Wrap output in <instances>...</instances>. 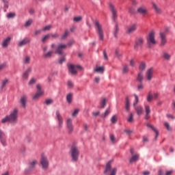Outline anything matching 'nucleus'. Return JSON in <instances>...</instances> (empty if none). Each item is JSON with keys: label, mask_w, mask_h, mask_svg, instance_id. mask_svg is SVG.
Wrapping results in <instances>:
<instances>
[{"label": "nucleus", "mask_w": 175, "mask_h": 175, "mask_svg": "<svg viewBox=\"0 0 175 175\" xmlns=\"http://www.w3.org/2000/svg\"><path fill=\"white\" fill-rule=\"evenodd\" d=\"M16 17V13L15 12H10L7 14V18L10 19V18H14Z\"/></svg>", "instance_id": "40"}, {"label": "nucleus", "mask_w": 175, "mask_h": 175, "mask_svg": "<svg viewBox=\"0 0 175 175\" xmlns=\"http://www.w3.org/2000/svg\"><path fill=\"white\" fill-rule=\"evenodd\" d=\"M68 87L69 88H73V82H72V81H68Z\"/></svg>", "instance_id": "57"}, {"label": "nucleus", "mask_w": 175, "mask_h": 175, "mask_svg": "<svg viewBox=\"0 0 175 175\" xmlns=\"http://www.w3.org/2000/svg\"><path fill=\"white\" fill-rule=\"evenodd\" d=\"M169 31V29H165V31L160 32V39H161V46L165 47L167 43V38H166V33Z\"/></svg>", "instance_id": "9"}, {"label": "nucleus", "mask_w": 175, "mask_h": 175, "mask_svg": "<svg viewBox=\"0 0 175 175\" xmlns=\"http://www.w3.org/2000/svg\"><path fill=\"white\" fill-rule=\"evenodd\" d=\"M81 20H83L82 16H77L73 18V21H75V23H80Z\"/></svg>", "instance_id": "45"}, {"label": "nucleus", "mask_w": 175, "mask_h": 175, "mask_svg": "<svg viewBox=\"0 0 175 175\" xmlns=\"http://www.w3.org/2000/svg\"><path fill=\"white\" fill-rule=\"evenodd\" d=\"M105 175H116L117 174V168L111 167V161H109L105 166L104 170Z\"/></svg>", "instance_id": "5"}, {"label": "nucleus", "mask_w": 175, "mask_h": 175, "mask_svg": "<svg viewBox=\"0 0 175 175\" xmlns=\"http://www.w3.org/2000/svg\"><path fill=\"white\" fill-rule=\"evenodd\" d=\"M136 28H137V27H136L135 24L130 26L127 30V33H132L133 32H135V31H136Z\"/></svg>", "instance_id": "30"}, {"label": "nucleus", "mask_w": 175, "mask_h": 175, "mask_svg": "<svg viewBox=\"0 0 175 175\" xmlns=\"http://www.w3.org/2000/svg\"><path fill=\"white\" fill-rule=\"evenodd\" d=\"M66 125L68 130V133H72V132H73V120L70 118H67Z\"/></svg>", "instance_id": "15"}, {"label": "nucleus", "mask_w": 175, "mask_h": 175, "mask_svg": "<svg viewBox=\"0 0 175 175\" xmlns=\"http://www.w3.org/2000/svg\"><path fill=\"white\" fill-rule=\"evenodd\" d=\"M27 102H28V96L27 95L21 96L20 99V103L23 109H25L27 107Z\"/></svg>", "instance_id": "18"}, {"label": "nucleus", "mask_w": 175, "mask_h": 175, "mask_svg": "<svg viewBox=\"0 0 175 175\" xmlns=\"http://www.w3.org/2000/svg\"><path fill=\"white\" fill-rule=\"evenodd\" d=\"M50 29H51V25H47L42 29V31H50Z\"/></svg>", "instance_id": "55"}, {"label": "nucleus", "mask_w": 175, "mask_h": 175, "mask_svg": "<svg viewBox=\"0 0 175 175\" xmlns=\"http://www.w3.org/2000/svg\"><path fill=\"white\" fill-rule=\"evenodd\" d=\"M135 64H136V62H135V59H131L130 60V66L133 67V66H135Z\"/></svg>", "instance_id": "56"}, {"label": "nucleus", "mask_w": 175, "mask_h": 175, "mask_svg": "<svg viewBox=\"0 0 175 175\" xmlns=\"http://www.w3.org/2000/svg\"><path fill=\"white\" fill-rule=\"evenodd\" d=\"M6 68V64H0V72Z\"/></svg>", "instance_id": "58"}, {"label": "nucleus", "mask_w": 175, "mask_h": 175, "mask_svg": "<svg viewBox=\"0 0 175 175\" xmlns=\"http://www.w3.org/2000/svg\"><path fill=\"white\" fill-rule=\"evenodd\" d=\"M147 45L149 49L154 47L157 44V40H155V31L150 32L146 38Z\"/></svg>", "instance_id": "3"}, {"label": "nucleus", "mask_w": 175, "mask_h": 175, "mask_svg": "<svg viewBox=\"0 0 175 175\" xmlns=\"http://www.w3.org/2000/svg\"><path fill=\"white\" fill-rule=\"evenodd\" d=\"M67 47L68 45L60 44L56 47L55 53L58 54L59 55H62V54H64V50H65Z\"/></svg>", "instance_id": "14"}, {"label": "nucleus", "mask_w": 175, "mask_h": 175, "mask_svg": "<svg viewBox=\"0 0 175 175\" xmlns=\"http://www.w3.org/2000/svg\"><path fill=\"white\" fill-rule=\"evenodd\" d=\"M145 120H150V114H151V109L150 108V105H145Z\"/></svg>", "instance_id": "20"}, {"label": "nucleus", "mask_w": 175, "mask_h": 175, "mask_svg": "<svg viewBox=\"0 0 175 175\" xmlns=\"http://www.w3.org/2000/svg\"><path fill=\"white\" fill-rule=\"evenodd\" d=\"M94 81L95 83H96V84H98L99 81H100V77H96L94 78Z\"/></svg>", "instance_id": "59"}, {"label": "nucleus", "mask_w": 175, "mask_h": 175, "mask_svg": "<svg viewBox=\"0 0 175 175\" xmlns=\"http://www.w3.org/2000/svg\"><path fill=\"white\" fill-rule=\"evenodd\" d=\"M69 36V31L66 30L62 36L61 40H65Z\"/></svg>", "instance_id": "37"}, {"label": "nucleus", "mask_w": 175, "mask_h": 175, "mask_svg": "<svg viewBox=\"0 0 175 175\" xmlns=\"http://www.w3.org/2000/svg\"><path fill=\"white\" fill-rule=\"evenodd\" d=\"M152 99H154L152 94H151V93H149L147 96V102H152Z\"/></svg>", "instance_id": "44"}, {"label": "nucleus", "mask_w": 175, "mask_h": 175, "mask_svg": "<svg viewBox=\"0 0 175 175\" xmlns=\"http://www.w3.org/2000/svg\"><path fill=\"white\" fill-rule=\"evenodd\" d=\"M18 119V109L17 108L14 109L9 115L1 119V124H8L9 122L12 125H16Z\"/></svg>", "instance_id": "1"}, {"label": "nucleus", "mask_w": 175, "mask_h": 175, "mask_svg": "<svg viewBox=\"0 0 175 175\" xmlns=\"http://www.w3.org/2000/svg\"><path fill=\"white\" fill-rule=\"evenodd\" d=\"M129 72V67L127 65H124L122 69V73H128Z\"/></svg>", "instance_id": "42"}, {"label": "nucleus", "mask_w": 175, "mask_h": 175, "mask_svg": "<svg viewBox=\"0 0 175 175\" xmlns=\"http://www.w3.org/2000/svg\"><path fill=\"white\" fill-rule=\"evenodd\" d=\"M149 174H150V171H144L142 172V175H149Z\"/></svg>", "instance_id": "64"}, {"label": "nucleus", "mask_w": 175, "mask_h": 175, "mask_svg": "<svg viewBox=\"0 0 175 175\" xmlns=\"http://www.w3.org/2000/svg\"><path fill=\"white\" fill-rule=\"evenodd\" d=\"M40 163L43 170H47L49 169V159L44 155L42 156Z\"/></svg>", "instance_id": "13"}, {"label": "nucleus", "mask_w": 175, "mask_h": 175, "mask_svg": "<svg viewBox=\"0 0 175 175\" xmlns=\"http://www.w3.org/2000/svg\"><path fill=\"white\" fill-rule=\"evenodd\" d=\"M143 88H144V85H143V84H142V83L140 85H139L137 87L138 91H142V90H143Z\"/></svg>", "instance_id": "60"}, {"label": "nucleus", "mask_w": 175, "mask_h": 175, "mask_svg": "<svg viewBox=\"0 0 175 175\" xmlns=\"http://www.w3.org/2000/svg\"><path fill=\"white\" fill-rule=\"evenodd\" d=\"M110 140L111 143H116V137H114V135H110Z\"/></svg>", "instance_id": "54"}, {"label": "nucleus", "mask_w": 175, "mask_h": 175, "mask_svg": "<svg viewBox=\"0 0 175 175\" xmlns=\"http://www.w3.org/2000/svg\"><path fill=\"white\" fill-rule=\"evenodd\" d=\"M152 5H153V8H154L156 13L161 14V13H162V10H161V8H158V5H157V4H155L154 3H153Z\"/></svg>", "instance_id": "32"}, {"label": "nucleus", "mask_w": 175, "mask_h": 175, "mask_svg": "<svg viewBox=\"0 0 175 175\" xmlns=\"http://www.w3.org/2000/svg\"><path fill=\"white\" fill-rule=\"evenodd\" d=\"M94 72L96 73H103L105 72V68L104 67H96L94 69Z\"/></svg>", "instance_id": "35"}, {"label": "nucleus", "mask_w": 175, "mask_h": 175, "mask_svg": "<svg viewBox=\"0 0 175 175\" xmlns=\"http://www.w3.org/2000/svg\"><path fill=\"white\" fill-rule=\"evenodd\" d=\"M55 118L57 122V129H62L64 126V118L61 113H59V110H56Z\"/></svg>", "instance_id": "6"}, {"label": "nucleus", "mask_w": 175, "mask_h": 175, "mask_svg": "<svg viewBox=\"0 0 175 175\" xmlns=\"http://www.w3.org/2000/svg\"><path fill=\"white\" fill-rule=\"evenodd\" d=\"M143 44H144V39L142 37L137 38L134 44V50L139 51L143 47Z\"/></svg>", "instance_id": "8"}, {"label": "nucleus", "mask_w": 175, "mask_h": 175, "mask_svg": "<svg viewBox=\"0 0 175 175\" xmlns=\"http://www.w3.org/2000/svg\"><path fill=\"white\" fill-rule=\"evenodd\" d=\"M49 46H46L42 48V57L43 58H45V59H47L49 58H51L53 57V54H54L53 51H49Z\"/></svg>", "instance_id": "10"}, {"label": "nucleus", "mask_w": 175, "mask_h": 175, "mask_svg": "<svg viewBox=\"0 0 175 175\" xmlns=\"http://www.w3.org/2000/svg\"><path fill=\"white\" fill-rule=\"evenodd\" d=\"M72 98H73V94L70 93V94H67L66 100H67L68 103H70V104L72 103Z\"/></svg>", "instance_id": "34"}, {"label": "nucleus", "mask_w": 175, "mask_h": 175, "mask_svg": "<svg viewBox=\"0 0 175 175\" xmlns=\"http://www.w3.org/2000/svg\"><path fill=\"white\" fill-rule=\"evenodd\" d=\"M45 103L46 105H51V103H53V100L51 99L46 100Z\"/></svg>", "instance_id": "62"}, {"label": "nucleus", "mask_w": 175, "mask_h": 175, "mask_svg": "<svg viewBox=\"0 0 175 175\" xmlns=\"http://www.w3.org/2000/svg\"><path fill=\"white\" fill-rule=\"evenodd\" d=\"M49 39H50V34H46L42 39V43H46V42H47V40H49Z\"/></svg>", "instance_id": "41"}, {"label": "nucleus", "mask_w": 175, "mask_h": 175, "mask_svg": "<svg viewBox=\"0 0 175 175\" xmlns=\"http://www.w3.org/2000/svg\"><path fill=\"white\" fill-rule=\"evenodd\" d=\"M139 70H141L142 72H143V70H146V63L144 62H141V64H139Z\"/></svg>", "instance_id": "39"}, {"label": "nucleus", "mask_w": 175, "mask_h": 175, "mask_svg": "<svg viewBox=\"0 0 175 175\" xmlns=\"http://www.w3.org/2000/svg\"><path fill=\"white\" fill-rule=\"evenodd\" d=\"M36 79L31 78L29 82V85H33V84H36Z\"/></svg>", "instance_id": "48"}, {"label": "nucleus", "mask_w": 175, "mask_h": 175, "mask_svg": "<svg viewBox=\"0 0 175 175\" xmlns=\"http://www.w3.org/2000/svg\"><path fill=\"white\" fill-rule=\"evenodd\" d=\"M135 101L133 103V107L137 116H142L143 114V107L142 105L136 106L139 103V96L137 94H134Z\"/></svg>", "instance_id": "7"}, {"label": "nucleus", "mask_w": 175, "mask_h": 175, "mask_svg": "<svg viewBox=\"0 0 175 175\" xmlns=\"http://www.w3.org/2000/svg\"><path fill=\"white\" fill-rule=\"evenodd\" d=\"M138 13H141V14H146L147 13V9L144 7H141L137 10Z\"/></svg>", "instance_id": "33"}, {"label": "nucleus", "mask_w": 175, "mask_h": 175, "mask_svg": "<svg viewBox=\"0 0 175 175\" xmlns=\"http://www.w3.org/2000/svg\"><path fill=\"white\" fill-rule=\"evenodd\" d=\"M70 152L72 162H77L80 155V150H79V148L76 145H72Z\"/></svg>", "instance_id": "4"}, {"label": "nucleus", "mask_w": 175, "mask_h": 175, "mask_svg": "<svg viewBox=\"0 0 175 175\" xmlns=\"http://www.w3.org/2000/svg\"><path fill=\"white\" fill-rule=\"evenodd\" d=\"M171 57L172 56L168 53L167 52L163 53L162 57L163 58V59H165V61H170Z\"/></svg>", "instance_id": "29"}, {"label": "nucleus", "mask_w": 175, "mask_h": 175, "mask_svg": "<svg viewBox=\"0 0 175 175\" xmlns=\"http://www.w3.org/2000/svg\"><path fill=\"white\" fill-rule=\"evenodd\" d=\"M108 114H110V109H107L103 115V118H106Z\"/></svg>", "instance_id": "52"}, {"label": "nucleus", "mask_w": 175, "mask_h": 175, "mask_svg": "<svg viewBox=\"0 0 175 175\" xmlns=\"http://www.w3.org/2000/svg\"><path fill=\"white\" fill-rule=\"evenodd\" d=\"M0 142L2 146H6V133L0 129Z\"/></svg>", "instance_id": "17"}, {"label": "nucleus", "mask_w": 175, "mask_h": 175, "mask_svg": "<svg viewBox=\"0 0 175 175\" xmlns=\"http://www.w3.org/2000/svg\"><path fill=\"white\" fill-rule=\"evenodd\" d=\"M131 102L129 101V97H126V111H129V107H130Z\"/></svg>", "instance_id": "36"}, {"label": "nucleus", "mask_w": 175, "mask_h": 175, "mask_svg": "<svg viewBox=\"0 0 175 175\" xmlns=\"http://www.w3.org/2000/svg\"><path fill=\"white\" fill-rule=\"evenodd\" d=\"M164 126H165L167 131H172V127H170V124L168 122H165L164 123Z\"/></svg>", "instance_id": "51"}, {"label": "nucleus", "mask_w": 175, "mask_h": 175, "mask_svg": "<svg viewBox=\"0 0 175 175\" xmlns=\"http://www.w3.org/2000/svg\"><path fill=\"white\" fill-rule=\"evenodd\" d=\"M10 40H12V38L10 37H7L6 38H5L1 43L2 47H8L9 46V43L10 42Z\"/></svg>", "instance_id": "24"}, {"label": "nucleus", "mask_w": 175, "mask_h": 175, "mask_svg": "<svg viewBox=\"0 0 175 175\" xmlns=\"http://www.w3.org/2000/svg\"><path fill=\"white\" fill-rule=\"evenodd\" d=\"M36 88L37 92L36 94L33 96V100H38V99H39V98H40V96H42V95L44 94V92L42 89V85L40 84H38L36 85Z\"/></svg>", "instance_id": "11"}, {"label": "nucleus", "mask_w": 175, "mask_h": 175, "mask_svg": "<svg viewBox=\"0 0 175 175\" xmlns=\"http://www.w3.org/2000/svg\"><path fill=\"white\" fill-rule=\"evenodd\" d=\"M119 31H120V28H118V25H116L115 31L113 33V35H114L115 38H117V35H118Z\"/></svg>", "instance_id": "46"}, {"label": "nucleus", "mask_w": 175, "mask_h": 175, "mask_svg": "<svg viewBox=\"0 0 175 175\" xmlns=\"http://www.w3.org/2000/svg\"><path fill=\"white\" fill-rule=\"evenodd\" d=\"M117 120H118L117 116L114 115L111 118V122H112V124H116V122H117Z\"/></svg>", "instance_id": "47"}, {"label": "nucleus", "mask_w": 175, "mask_h": 175, "mask_svg": "<svg viewBox=\"0 0 175 175\" xmlns=\"http://www.w3.org/2000/svg\"><path fill=\"white\" fill-rule=\"evenodd\" d=\"M29 42H31V40L29 38H25L18 43V46L19 47H23V46H25V44L29 43Z\"/></svg>", "instance_id": "26"}, {"label": "nucleus", "mask_w": 175, "mask_h": 175, "mask_svg": "<svg viewBox=\"0 0 175 175\" xmlns=\"http://www.w3.org/2000/svg\"><path fill=\"white\" fill-rule=\"evenodd\" d=\"M94 24L96 26V32L98 36V39L99 40L103 42V40H105V31H103L102 24H100V23H99L98 21H95Z\"/></svg>", "instance_id": "2"}, {"label": "nucleus", "mask_w": 175, "mask_h": 175, "mask_svg": "<svg viewBox=\"0 0 175 175\" xmlns=\"http://www.w3.org/2000/svg\"><path fill=\"white\" fill-rule=\"evenodd\" d=\"M77 68L81 69V67L80 66H75L74 64L68 65V72L69 73H71L72 76H76V75H77Z\"/></svg>", "instance_id": "12"}, {"label": "nucleus", "mask_w": 175, "mask_h": 175, "mask_svg": "<svg viewBox=\"0 0 175 175\" xmlns=\"http://www.w3.org/2000/svg\"><path fill=\"white\" fill-rule=\"evenodd\" d=\"M109 9L112 12L113 20H116V18H117V10H116L114 5L109 3Z\"/></svg>", "instance_id": "21"}, {"label": "nucleus", "mask_w": 175, "mask_h": 175, "mask_svg": "<svg viewBox=\"0 0 175 175\" xmlns=\"http://www.w3.org/2000/svg\"><path fill=\"white\" fill-rule=\"evenodd\" d=\"M23 63L24 65H29V64H31V56L29 55L24 56L23 59Z\"/></svg>", "instance_id": "25"}, {"label": "nucleus", "mask_w": 175, "mask_h": 175, "mask_svg": "<svg viewBox=\"0 0 175 175\" xmlns=\"http://www.w3.org/2000/svg\"><path fill=\"white\" fill-rule=\"evenodd\" d=\"M79 111H80V110L79 109H75L73 112H72V116H73V117H77V114H79Z\"/></svg>", "instance_id": "53"}, {"label": "nucleus", "mask_w": 175, "mask_h": 175, "mask_svg": "<svg viewBox=\"0 0 175 175\" xmlns=\"http://www.w3.org/2000/svg\"><path fill=\"white\" fill-rule=\"evenodd\" d=\"M37 165H38V161L31 160V161H29V170L30 172L32 170H34Z\"/></svg>", "instance_id": "19"}, {"label": "nucleus", "mask_w": 175, "mask_h": 175, "mask_svg": "<svg viewBox=\"0 0 175 175\" xmlns=\"http://www.w3.org/2000/svg\"><path fill=\"white\" fill-rule=\"evenodd\" d=\"M154 77V69L152 68H150L148 69L146 73V79L148 80V81H151L152 80V78Z\"/></svg>", "instance_id": "16"}, {"label": "nucleus", "mask_w": 175, "mask_h": 175, "mask_svg": "<svg viewBox=\"0 0 175 175\" xmlns=\"http://www.w3.org/2000/svg\"><path fill=\"white\" fill-rule=\"evenodd\" d=\"M8 83H9V79H5L1 81V88H5L6 84H8Z\"/></svg>", "instance_id": "38"}, {"label": "nucleus", "mask_w": 175, "mask_h": 175, "mask_svg": "<svg viewBox=\"0 0 175 175\" xmlns=\"http://www.w3.org/2000/svg\"><path fill=\"white\" fill-rule=\"evenodd\" d=\"M146 126L148 128H151L152 131H153L154 132V133H156L154 139H155V140H157V138L158 137V136H159V132L158 131V130H157L156 128L152 126V124H150V123H148L146 124Z\"/></svg>", "instance_id": "22"}, {"label": "nucleus", "mask_w": 175, "mask_h": 175, "mask_svg": "<svg viewBox=\"0 0 175 175\" xmlns=\"http://www.w3.org/2000/svg\"><path fill=\"white\" fill-rule=\"evenodd\" d=\"M144 80V75H143V72H139L137 77V81H139V83H143Z\"/></svg>", "instance_id": "28"}, {"label": "nucleus", "mask_w": 175, "mask_h": 175, "mask_svg": "<svg viewBox=\"0 0 175 175\" xmlns=\"http://www.w3.org/2000/svg\"><path fill=\"white\" fill-rule=\"evenodd\" d=\"M127 121L129 122H133V113H130L129 118L127 119Z\"/></svg>", "instance_id": "50"}, {"label": "nucleus", "mask_w": 175, "mask_h": 175, "mask_svg": "<svg viewBox=\"0 0 175 175\" xmlns=\"http://www.w3.org/2000/svg\"><path fill=\"white\" fill-rule=\"evenodd\" d=\"M107 103V100L106 98H103L100 103V109H105V107L106 106V104Z\"/></svg>", "instance_id": "31"}, {"label": "nucleus", "mask_w": 175, "mask_h": 175, "mask_svg": "<svg viewBox=\"0 0 175 175\" xmlns=\"http://www.w3.org/2000/svg\"><path fill=\"white\" fill-rule=\"evenodd\" d=\"M137 161H139V154H133L131 156V158L130 159V163H132Z\"/></svg>", "instance_id": "27"}, {"label": "nucleus", "mask_w": 175, "mask_h": 175, "mask_svg": "<svg viewBox=\"0 0 175 175\" xmlns=\"http://www.w3.org/2000/svg\"><path fill=\"white\" fill-rule=\"evenodd\" d=\"M33 22V21H32V19L28 20V21L25 23V27H26V28H28V27H30V25L32 24Z\"/></svg>", "instance_id": "43"}, {"label": "nucleus", "mask_w": 175, "mask_h": 175, "mask_svg": "<svg viewBox=\"0 0 175 175\" xmlns=\"http://www.w3.org/2000/svg\"><path fill=\"white\" fill-rule=\"evenodd\" d=\"M49 35H50V38H51H51H53V39H57V38H59V34H58V33H54V34L51 33V34H49Z\"/></svg>", "instance_id": "49"}, {"label": "nucleus", "mask_w": 175, "mask_h": 175, "mask_svg": "<svg viewBox=\"0 0 175 175\" xmlns=\"http://www.w3.org/2000/svg\"><path fill=\"white\" fill-rule=\"evenodd\" d=\"M173 174V170L166 171L165 175H172Z\"/></svg>", "instance_id": "63"}, {"label": "nucleus", "mask_w": 175, "mask_h": 175, "mask_svg": "<svg viewBox=\"0 0 175 175\" xmlns=\"http://www.w3.org/2000/svg\"><path fill=\"white\" fill-rule=\"evenodd\" d=\"M116 57L120 58V57H121L122 55L121 54V53H120V51L118 50H116Z\"/></svg>", "instance_id": "61"}, {"label": "nucleus", "mask_w": 175, "mask_h": 175, "mask_svg": "<svg viewBox=\"0 0 175 175\" xmlns=\"http://www.w3.org/2000/svg\"><path fill=\"white\" fill-rule=\"evenodd\" d=\"M31 72H32V68H27L23 75V79L24 80H28V77H29V73H31Z\"/></svg>", "instance_id": "23"}]
</instances>
